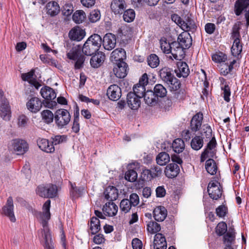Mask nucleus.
<instances>
[{"label": "nucleus", "instance_id": "a18cd8bd", "mask_svg": "<svg viewBox=\"0 0 249 249\" xmlns=\"http://www.w3.org/2000/svg\"><path fill=\"white\" fill-rule=\"evenodd\" d=\"M123 19L127 22H131L134 20L135 18V12L132 9H128L123 12Z\"/></svg>", "mask_w": 249, "mask_h": 249}, {"label": "nucleus", "instance_id": "7ed1b4c3", "mask_svg": "<svg viewBox=\"0 0 249 249\" xmlns=\"http://www.w3.org/2000/svg\"><path fill=\"white\" fill-rule=\"evenodd\" d=\"M40 93L42 97L47 100L45 103V106L46 107L53 108L57 106L56 102L52 101L56 96L55 91L52 88L48 86H45L41 88Z\"/></svg>", "mask_w": 249, "mask_h": 249}, {"label": "nucleus", "instance_id": "a878e982", "mask_svg": "<svg viewBox=\"0 0 249 249\" xmlns=\"http://www.w3.org/2000/svg\"><path fill=\"white\" fill-rule=\"evenodd\" d=\"M235 240V232L232 228H230L223 236V242L224 246H233Z\"/></svg>", "mask_w": 249, "mask_h": 249}, {"label": "nucleus", "instance_id": "f704fd0d", "mask_svg": "<svg viewBox=\"0 0 249 249\" xmlns=\"http://www.w3.org/2000/svg\"><path fill=\"white\" fill-rule=\"evenodd\" d=\"M204 137L200 136H195L191 141V148L196 151L200 149L203 146Z\"/></svg>", "mask_w": 249, "mask_h": 249}, {"label": "nucleus", "instance_id": "6e6552de", "mask_svg": "<svg viewBox=\"0 0 249 249\" xmlns=\"http://www.w3.org/2000/svg\"><path fill=\"white\" fill-rule=\"evenodd\" d=\"M0 116L6 121H9L11 117V107L6 98L0 100Z\"/></svg>", "mask_w": 249, "mask_h": 249}, {"label": "nucleus", "instance_id": "0eeeda50", "mask_svg": "<svg viewBox=\"0 0 249 249\" xmlns=\"http://www.w3.org/2000/svg\"><path fill=\"white\" fill-rule=\"evenodd\" d=\"M244 11L247 24L249 25V0H238L235 4V13L239 16Z\"/></svg>", "mask_w": 249, "mask_h": 249}, {"label": "nucleus", "instance_id": "69168bd1", "mask_svg": "<svg viewBox=\"0 0 249 249\" xmlns=\"http://www.w3.org/2000/svg\"><path fill=\"white\" fill-rule=\"evenodd\" d=\"M35 70L32 69L30 71L22 73L21 74V78L23 81H29L30 83L32 82L33 80H32L34 75L35 74Z\"/></svg>", "mask_w": 249, "mask_h": 249}, {"label": "nucleus", "instance_id": "1a4fd4ad", "mask_svg": "<svg viewBox=\"0 0 249 249\" xmlns=\"http://www.w3.org/2000/svg\"><path fill=\"white\" fill-rule=\"evenodd\" d=\"M10 146L18 155L23 154L28 149L27 143L24 140L18 139L12 140L10 142Z\"/></svg>", "mask_w": 249, "mask_h": 249}, {"label": "nucleus", "instance_id": "72a5a7b5", "mask_svg": "<svg viewBox=\"0 0 249 249\" xmlns=\"http://www.w3.org/2000/svg\"><path fill=\"white\" fill-rule=\"evenodd\" d=\"M145 103L149 106H153L158 102L157 97L152 90H147L143 96Z\"/></svg>", "mask_w": 249, "mask_h": 249}, {"label": "nucleus", "instance_id": "ea45409f", "mask_svg": "<svg viewBox=\"0 0 249 249\" xmlns=\"http://www.w3.org/2000/svg\"><path fill=\"white\" fill-rule=\"evenodd\" d=\"M154 94L158 97L162 98L165 97L167 94V90L166 88L161 84H156L154 88L153 91Z\"/></svg>", "mask_w": 249, "mask_h": 249}, {"label": "nucleus", "instance_id": "79ce46f5", "mask_svg": "<svg viewBox=\"0 0 249 249\" xmlns=\"http://www.w3.org/2000/svg\"><path fill=\"white\" fill-rule=\"evenodd\" d=\"M170 156L166 152L160 153L156 158L157 163L160 165H164L170 161Z\"/></svg>", "mask_w": 249, "mask_h": 249}, {"label": "nucleus", "instance_id": "2eb2a0df", "mask_svg": "<svg viewBox=\"0 0 249 249\" xmlns=\"http://www.w3.org/2000/svg\"><path fill=\"white\" fill-rule=\"evenodd\" d=\"M178 42L184 48H189L192 44V39L190 34L187 32H183L178 36Z\"/></svg>", "mask_w": 249, "mask_h": 249}, {"label": "nucleus", "instance_id": "6e6d98bb", "mask_svg": "<svg viewBox=\"0 0 249 249\" xmlns=\"http://www.w3.org/2000/svg\"><path fill=\"white\" fill-rule=\"evenodd\" d=\"M132 206L128 199H124L120 202V209L124 213H128L131 209Z\"/></svg>", "mask_w": 249, "mask_h": 249}, {"label": "nucleus", "instance_id": "338daca9", "mask_svg": "<svg viewBox=\"0 0 249 249\" xmlns=\"http://www.w3.org/2000/svg\"><path fill=\"white\" fill-rule=\"evenodd\" d=\"M227 213V208L224 205H220L216 209V213L220 217H224Z\"/></svg>", "mask_w": 249, "mask_h": 249}, {"label": "nucleus", "instance_id": "412c9836", "mask_svg": "<svg viewBox=\"0 0 249 249\" xmlns=\"http://www.w3.org/2000/svg\"><path fill=\"white\" fill-rule=\"evenodd\" d=\"M127 103L128 106L132 109H138L141 105L140 98L137 96L132 92H129L127 95Z\"/></svg>", "mask_w": 249, "mask_h": 249}, {"label": "nucleus", "instance_id": "c756f323", "mask_svg": "<svg viewBox=\"0 0 249 249\" xmlns=\"http://www.w3.org/2000/svg\"><path fill=\"white\" fill-rule=\"evenodd\" d=\"M47 13L51 17H54L58 14L60 8L58 3L54 1L48 2L46 6Z\"/></svg>", "mask_w": 249, "mask_h": 249}, {"label": "nucleus", "instance_id": "774afa93", "mask_svg": "<svg viewBox=\"0 0 249 249\" xmlns=\"http://www.w3.org/2000/svg\"><path fill=\"white\" fill-rule=\"evenodd\" d=\"M128 199L132 206L135 207L139 203V197L136 193L131 194Z\"/></svg>", "mask_w": 249, "mask_h": 249}, {"label": "nucleus", "instance_id": "9b49d317", "mask_svg": "<svg viewBox=\"0 0 249 249\" xmlns=\"http://www.w3.org/2000/svg\"><path fill=\"white\" fill-rule=\"evenodd\" d=\"M115 66L113 68V72L115 75L120 78H123L126 76L128 71V65L123 61H120L115 63Z\"/></svg>", "mask_w": 249, "mask_h": 249}, {"label": "nucleus", "instance_id": "39448f33", "mask_svg": "<svg viewBox=\"0 0 249 249\" xmlns=\"http://www.w3.org/2000/svg\"><path fill=\"white\" fill-rule=\"evenodd\" d=\"M36 194L40 196L45 198H53L56 196L57 188L55 185L48 184L41 185L36 189Z\"/></svg>", "mask_w": 249, "mask_h": 249}, {"label": "nucleus", "instance_id": "864d4df0", "mask_svg": "<svg viewBox=\"0 0 249 249\" xmlns=\"http://www.w3.org/2000/svg\"><path fill=\"white\" fill-rule=\"evenodd\" d=\"M160 48L165 53H170L171 49V43H168L165 38H161L160 40Z\"/></svg>", "mask_w": 249, "mask_h": 249}, {"label": "nucleus", "instance_id": "aec40b11", "mask_svg": "<svg viewBox=\"0 0 249 249\" xmlns=\"http://www.w3.org/2000/svg\"><path fill=\"white\" fill-rule=\"evenodd\" d=\"M37 143L40 149L47 153H53L54 151V147L49 142L48 140L43 138H39L37 140Z\"/></svg>", "mask_w": 249, "mask_h": 249}, {"label": "nucleus", "instance_id": "c9c22d12", "mask_svg": "<svg viewBox=\"0 0 249 249\" xmlns=\"http://www.w3.org/2000/svg\"><path fill=\"white\" fill-rule=\"evenodd\" d=\"M205 168L208 173L212 175L216 174L217 167L215 161L212 159H209L205 163Z\"/></svg>", "mask_w": 249, "mask_h": 249}, {"label": "nucleus", "instance_id": "a19ab883", "mask_svg": "<svg viewBox=\"0 0 249 249\" xmlns=\"http://www.w3.org/2000/svg\"><path fill=\"white\" fill-rule=\"evenodd\" d=\"M144 173L148 175H150L152 178H154L160 176L162 174L161 168L157 166L154 165L150 170H145Z\"/></svg>", "mask_w": 249, "mask_h": 249}, {"label": "nucleus", "instance_id": "7c9ffc66", "mask_svg": "<svg viewBox=\"0 0 249 249\" xmlns=\"http://www.w3.org/2000/svg\"><path fill=\"white\" fill-rule=\"evenodd\" d=\"M105 59V55L101 52H98L97 53L92 56L90 63L92 67L97 68L100 67Z\"/></svg>", "mask_w": 249, "mask_h": 249}, {"label": "nucleus", "instance_id": "bf43d9fd", "mask_svg": "<svg viewBox=\"0 0 249 249\" xmlns=\"http://www.w3.org/2000/svg\"><path fill=\"white\" fill-rule=\"evenodd\" d=\"M212 60L217 63L224 62L227 60V55L222 53H219L213 55Z\"/></svg>", "mask_w": 249, "mask_h": 249}, {"label": "nucleus", "instance_id": "4be33fe9", "mask_svg": "<svg viewBox=\"0 0 249 249\" xmlns=\"http://www.w3.org/2000/svg\"><path fill=\"white\" fill-rule=\"evenodd\" d=\"M203 120V114L198 112L192 118L190 123V128L193 132H196L199 129Z\"/></svg>", "mask_w": 249, "mask_h": 249}, {"label": "nucleus", "instance_id": "20e7f679", "mask_svg": "<svg viewBox=\"0 0 249 249\" xmlns=\"http://www.w3.org/2000/svg\"><path fill=\"white\" fill-rule=\"evenodd\" d=\"M55 123L59 128L66 126L70 123L71 116L69 112L65 109H59L56 110L54 117Z\"/></svg>", "mask_w": 249, "mask_h": 249}, {"label": "nucleus", "instance_id": "680f3d73", "mask_svg": "<svg viewBox=\"0 0 249 249\" xmlns=\"http://www.w3.org/2000/svg\"><path fill=\"white\" fill-rule=\"evenodd\" d=\"M29 119L24 115H20L18 119V127L24 128L27 126Z\"/></svg>", "mask_w": 249, "mask_h": 249}, {"label": "nucleus", "instance_id": "37998d69", "mask_svg": "<svg viewBox=\"0 0 249 249\" xmlns=\"http://www.w3.org/2000/svg\"><path fill=\"white\" fill-rule=\"evenodd\" d=\"M147 61L148 65L152 68L157 67L160 64L159 57L155 54H151L148 56Z\"/></svg>", "mask_w": 249, "mask_h": 249}, {"label": "nucleus", "instance_id": "5701e85b", "mask_svg": "<svg viewBox=\"0 0 249 249\" xmlns=\"http://www.w3.org/2000/svg\"><path fill=\"white\" fill-rule=\"evenodd\" d=\"M154 249H166L167 243L165 236L160 233H157L154 236Z\"/></svg>", "mask_w": 249, "mask_h": 249}, {"label": "nucleus", "instance_id": "cd10ccee", "mask_svg": "<svg viewBox=\"0 0 249 249\" xmlns=\"http://www.w3.org/2000/svg\"><path fill=\"white\" fill-rule=\"evenodd\" d=\"M104 213L108 216H113L118 212V206L113 202L106 203L103 208Z\"/></svg>", "mask_w": 249, "mask_h": 249}, {"label": "nucleus", "instance_id": "bb28decb", "mask_svg": "<svg viewBox=\"0 0 249 249\" xmlns=\"http://www.w3.org/2000/svg\"><path fill=\"white\" fill-rule=\"evenodd\" d=\"M105 197L111 202L114 201L118 197V190L114 186H108L104 192Z\"/></svg>", "mask_w": 249, "mask_h": 249}, {"label": "nucleus", "instance_id": "4d7b16f0", "mask_svg": "<svg viewBox=\"0 0 249 249\" xmlns=\"http://www.w3.org/2000/svg\"><path fill=\"white\" fill-rule=\"evenodd\" d=\"M137 173L134 170H129L126 172L124 178L130 182H134L137 178Z\"/></svg>", "mask_w": 249, "mask_h": 249}, {"label": "nucleus", "instance_id": "f3484780", "mask_svg": "<svg viewBox=\"0 0 249 249\" xmlns=\"http://www.w3.org/2000/svg\"><path fill=\"white\" fill-rule=\"evenodd\" d=\"M104 48L107 50H111L114 48L116 44V39L115 35L111 33L107 34L102 40Z\"/></svg>", "mask_w": 249, "mask_h": 249}, {"label": "nucleus", "instance_id": "052dcab7", "mask_svg": "<svg viewBox=\"0 0 249 249\" xmlns=\"http://www.w3.org/2000/svg\"><path fill=\"white\" fill-rule=\"evenodd\" d=\"M220 71L223 75H227L232 70V66L229 67L227 63L220 64L219 66Z\"/></svg>", "mask_w": 249, "mask_h": 249}, {"label": "nucleus", "instance_id": "603ef678", "mask_svg": "<svg viewBox=\"0 0 249 249\" xmlns=\"http://www.w3.org/2000/svg\"><path fill=\"white\" fill-rule=\"evenodd\" d=\"M215 155V150L212 149L205 148L204 151L201 153L200 157L201 162H204L208 158H213Z\"/></svg>", "mask_w": 249, "mask_h": 249}, {"label": "nucleus", "instance_id": "58836bf2", "mask_svg": "<svg viewBox=\"0 0 249 249\" xmlns=\"http://www.w3.org/2000/svg\"><path fill=\"white\" fill-rule=\"evenodd\" d=\"M172 146L173 150L176 153H181L185 148L184 142L181 139H176L173 141Z\"/></svg>", "mask_w": 249, "mask_h": 249}, {"label": "nucleus", "instance_id": "393cba45", "mask_svg": "<svg viewBox=\"0 0 249 249\" xmlns=\"http://www.w3.org/2000/svg\"><path fill=\"white\" fill-rule=\"evenodd\" d=\"M184 48L178 43L174 41L171 43L170 53L173 57L177 60L179 59L184 54Z\"/></svg>", "mask_w": 249, "mask_h": 249}, {"label": "nucleus", "instance_id": "473e14b6", "mask_svg": "<svg viewBox=\"0 0 249 249\" xmlns=\"http://www.w3.org/2000/svg\"><path fill=\"white\" fill-rule=\"evenodd\" d=\"M159 75L162 80L166 83L169 82L170 80L174 77L171 69L167 67H164L160 69L159 71Z\"/></svg>", "mask_w": 249, "mask_h": 249}, {"label": "nucleus", "instance_id": "ddd939ff", "mask_svg": "<svg viewBox=\"0 0 249 249\" xmlns=\"http://www.w3.org/2000/svg\"><path fill=\"white\" fill-rule=\"evenodd\" d=\"M107 94L110 100L117 101L119 100L121 96V89L117 85H112L108 88Z\"/></svg>", "mask_w": 249, "mask_h": 249}, {"label": "nucleus", "instance_id": "6ab92c4d", "mask_svg": "<svg viewBox=\"0 0 249 249\" xmlns=\"http://www.w3.org/2000/svg\"><path fill=\"white\" fill-rule=\"evenodd\" d=\"M177 69L175 70L177 76L179 78L181 77H187L190 73V70L187 63L182 61L178 62L177 63Z\"/></svg>", "mask_w": 249, "mask_h": 249}, {"label": "nucleus", "instance_id": "423d86ee", "mask_svg": "<svg viewBox=\"0 0 249 249\" xmlns=\"http://www.w3.org/2000/svg\"><path fill=\"white\" fill-rule=\"evenodd\" d=\"M207 191L211 198L217 200L222 196V188L218 181H211L208 184Z\"/></svg>", "mask_w": 249, "mask_h": 249}, {"label": "nucleus", "instance_id": "3c124183", "mask_svg": "<svg viewBox=\"0 0 249 249\" xmlns=\"http://www.w3.org/2000/svg\"><path fill=\"white\" fill-rule=\"evenodd\" d=\"M42 120L46 123L49 124L53 121L54 115L50 110H44L41 112Z\"/></svg>", "mask_w": 249, "mask_h": 249}, {"label": "nucleus", "instance_id": "de8ad7c7", "mask_svg": "<svg viewBox=\"0 0 249 249\" xmlns=\"http://www.w3.org/2000/svg\"><path fill=\"white\" fill-rule=\"evenodd\" d=\"M86 18L85 13L82 10H77L72 16L73 20L76 23H82Z\"/></svg>", "mask_w": 249, "mask_h": 249}, {"label": "nucleus", "instance_id": "f257e3e1", "mask_svg": "<svg viewBox=\"0 0 249 249\" xmlns=\"http://www.w3.org/2000/svg\"><path fill=\"white\" fill-rule=\"evenodd\" d=\"M102 39L100 36L93 34L90 36L84 43L82 48L78 45L75 46L67 53V57L71 60L75 61V68L79 69L83 67L86 55H92L97 52L101 46Z\"/></svg>", "mask_w": 249, "mask_h": 249}, {"label": "nucleus", "instance_id": "8fccbe9b", "mask_svg": "<svg viewBox=\"0 0 249 249\" xmlns=\"http://www.w3.org/2000/svg\"><path fill=\"white\" fill-rule=\"evenodd\" d=\"M133 92L132 93L135 94L138 97L142 98L144 94L145 91V88L143 85L137 84L133 87Z\"/></svg>", "mask_w": 249, "mask_h": 249}, {"label": "nucleus", "instance_id": "dca6fc26", "mask_svg": "<svg viewBox=\"0 0 249 249\" xmlns=\"http://www.w3.org/2000/svg\"><path fill=\"white\" fill-rule=\"evenodd\" d=\"M127 7L124 0H113L110 7L112 11L115 14H122Z\"/></svg>", "mask_w": 249, "mask_h": 249}, {"label": "nucleus", "instance_id": "f03ea898", "mask_svg": "<svg viewBox=\"0 0 249 249\" xmlns=\"http://www.w3.org/2000/svg\"><path fill=\"white\" fill-rule=\"evenodd\" d=\"M51 201L47 200L43 205V213L41 214L42 237L45 240L44 247L46 249H54L52 245V236L50 230L48 227L47 222L50 219L51 213L50 212Z\"/></svg>", "mask_w": 249, "mask_h": 249}, {"label": "nucleus", "instance_id": "0e129e2a", "mask_svg": "<svg viewBox=\"0 0 249 249\" xmlns=\"http://www.w3.org/2000/svg\"><path fill=\"white\" fill-rule=\"evenodd\" d=\"M100 11L97 10H94L90 13L89 19L92 22H95L100 19Z\"/></svg>", "mask_w": 249, "mask_h": 249}, {"label": "nucleus", "instance_id": "f8f14e48", "mask_svg": "<svg viewBox=\"0 0 249 249\" xmlns=\"http://www.w3.org/2000/svg\"><path fill=\"white\" fill-rule=\"evenodd\" d=\"M42 102L38 98H31L26 103L27 109L33 113L38 112L41 108Z\"/></svg>", "mask_w": 249, "mask_h": 249}, {"label": "nucleus", "instance_id": "13d9d810", "mask_svg": "<svg viewBox=\"0 0 249 249\" xmlns=\"http://www.w3.org/2000/svg\"><path fill=\"white\" fill-rule=\"evenodd\" d=\"M73 11V7L71 3H67L63 6L62 9V12L63 15L68 17L72 13Z\"/></svg>", "mask_w": 249, "mask_h": 249}, {"label": "nucleus", "instance_id": "c03bdc74", "mask_svg": "<svg viewBox=\"0 0 249 249\" xmlns=\"http://www.w3.org/2000/svg\"><path fill=\"white\" fill-rule=\"evenodd\" d=\"M228 231L227 224L224 222H219L215 229V233L218 236L224 235Z\"/></svg>", "mask_w": 249, "mask_h": 249}, {"label": "nucleus", "instance_id": "5fc2aeb1", "mask_svg": "<svg viewBox=\"0 0 249 249\" xmlns=\"http://www.w3.org/2000/svg\"><path fill=\"white\" fill-rule=\"evenodd\" d=\"M212 136V130L211 127L207 125H204L201 132V136L204 137V139H210Z\"/></svg>", "mask_w": 249, "mask_h": 249}, {"label": "nucleus", "instance_id": "c85d7f7f", "mask_svg": "<svg viewBox=\"0 0 249 249\" xmlns=\"http://www.w3.org/2000/svg\"><path fill=\"white\" fill-rule=\"evenodd\" d=\"M179 168L178 165L175 163H172L168 164L165 170V174L168 178H174L178 174Z\"/></svg>", "mask_w": 249, "mask_h": 249}, {"label": "nucleus", "instance_id": "e2e57ef3", "mask_svg": "<svg viewBox=\"0 0 249 249\" xmlns=\"http://www.w3.org/2000/svg\"><path fill=\"white\" fill-rule=\"evenodd\" d=\"M52 143L54 145L59 144L61 143L65 142L67 141V136L65 135H56L54 137H52Z\"/></svg>", "mask_w": 249, "mask_h": 249}, {"label": "nucleus", "instance_id": "2f4dec72", "mask_svg": "<svg viewBox=\"0 0 249 249\" xmlns=\"http://www.w3.org/2000/svg\"><path fill=\"white\" fill-rule=\"evenodd\" d=\"M126 53L124 50L120 48L114 50L111 53L110 60L111 61L118 62L120 61H123L125 57Z\"/></svg>", "mask_w": 249, "mask_h": 249}, {"label": "nucleus", "instance_id": "a211bd4d", "mask_svg": "<svg viewBox=\"0 0 249 249\" xmlns=\"http://www.w3.org/2000/svg\"><path fill=\"white\" fill-rule=\"evenodd\" d=\"M86 33L85 31L79 27H75L71 29L69 33L70 39L76 41H80L85 37Z\"/></svg>", "mask_w": 249, "mask_h": 249}, {"label": "nucleus", "instance_id": "4c0bfd02", "mask_svg": "<svg viewBox=\"0 0 249 249\" xmlns=\"http://www.w3.org/2000/svg\"><path fill=\"white\" fill-rule=\"evenodd\" d=\"M101 229L100 222L98 218L92 217L90 221V230L92 234H96Z\"/></svg>", "mask_w": 249, "mask_h": 249}, {"label": "nucleus", "instance_id": "b1692460", "mask_svg": "<svg viewBox=\"0 0 249 249\" xmlns=\"http://www.w3.org/2000/svg\"><path fill=\"white\" fill-rule=\"evenodd\" d=\"M153 213V217L156 221L162 222L166 217L167 211L164 207L159 206L154 209Z\"/></svg>", "mask_w": 249, "mask_h": 249}, {"label": "nucleus", "instance_id": "09e8293b", "mask_svg": "<svg viewBox=\"0 0 249 249\" xmlns=\"http://www.w3.org/2000/svg\"><path fill=\"white\" fill-rule=\"evenodd\" d=\"M166 84L169 86L170 90L175 91L178 90L181 86L179 80L175 76L170 80L169 82H167Z\"/></svg>", "mask_w": 249, "mask_h": 249}, {"label": "nucleus", "instance_id": "e433bc0d", "mask_svg": "<svg viewBox=\"0 0 249 249\" xmlns=\"http://www.w3.org/2000/svg\"><path fill=\"white\" fill-rule=\"evenodd\" d=\"M180 28L185 32H194L196 29V26L193 20L188 19L186 21H183L181 24Z\"/></svg>", "mask_w": 249, "mask_h": 249}, {"label": "nucleus", "instance_id": "4468645a", "mask_svg": "<svg viewBox=\"0 0 249 249\" xmlns=\"http://www.w3.org/2000/svg\"><path fill=\"white\" fill-rule=\"evenodd\" d=\"M14 205L13 199L9 197L7 199L6 205L3 207L2 210L4 214L8 216L10 220L14 222L16 221V218L13 212Z\"/></svg>", "mask_w": 249, "mask_h": 249}, {"label": "nucleus", "instance_id": "49530a36", "mask_svg": "<svg viewBox=\"0 0 249 249\" xmlns=\"http://www.w3.org/2000/svg\"><path fill=\"white\" fill-rule=\"evenodd\" d=\"M147 230L151 233H155L160 230V226L158 223L151 221L147 225Z\"/></svg>", "mask_w": 249, "mask_h": 249}, {"label": "nucleus", "instance_id": "9d476101", "mask_svg": "<svg viewBox=\"0 0 249 249\" xmlns=\"http://www.w3.org/2000/svg\"><path fill=\"white\" fill-rule=\"evenodd\" d=\"M239 36L238 31L233 30L232 33V36L234 38V40L231 48V52L232 54L234 56H238L242 51V45L239 38Z\"/></svg>", "mask_w": 249, "mask_h": 249}]
</instances>
